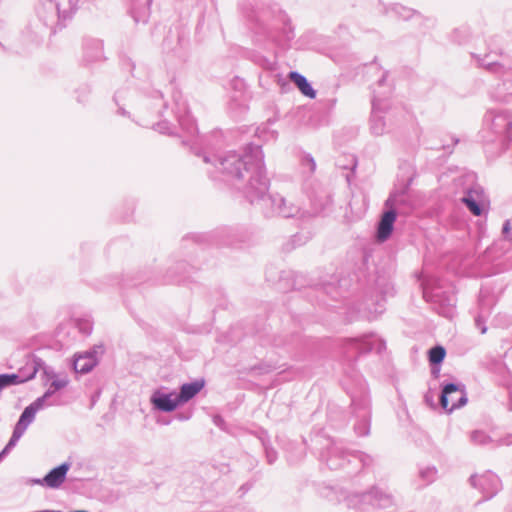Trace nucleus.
Segmentation results:
<instances>
[{"mask_svg": "<svg viewBox=\"0 0 512 512\" xmlns=\"http://www.w3.org/2000/svg\"><path fill=\"white\" fill-rule=\"evenodd\" d=\"M466 396L457 385L448 384L444 387L441 396V406L446 411H453L456 408H460L466 404Z\"/></svg>", "mask_w": 512, "mask_h": 512, "instance_id": "nucleus-1", "label": "nucleus"}, {"mask_svg": "<svg viewBox=\"0 0 512 512\" xmlns=\"http://www.w3.org/2000/svg\"><path fill=\"white\" fill-rule=\"evenodd\" d=\"M462 201L475 216H480L483 209L488 206V201L483 192L478 190L469 191Z\"/></svg>", "mask_w": 512, "mask_h": 512, "instance_id": "nucleus-2", "label": "nucleus"}, {"mask_svg": "<svg viewBox=\"0 0 512 512\" xmlns=\"http://www.w3.org/2000/svg\"><path fill=\"white\" fill-rule=\"evenodd\" d=\"M41 407V400H37L24 409L13 434L14 439L18 438L27 428V426L33 421L36 413L41 409Z\"/></svg>", "mask_w": 512, "mask_h": 512, "instance_id": "nucleus-3", "label": "nucleus"}, {"mask_svg": "<svg viewBox=\"0 0 512 512\" xmlns=\"http://www.w3.org/2000/svg\"><path fill=\"white\" fill-rule=\"evenodd\" d=\"M395 220L396 213L393 210L387 211L382 215L377 231L378 240L385 241L391 235Z\"/></svg>", "mask_w": 512, "mask_h": 512, "instance_id": "nucleus-4", "label": "nucleus"}, {"mask_svg": "<svg viewBox=\"0 0 512 512\" xmlns=\"http://www.w3.org/2000/svg\"><path fill=\"white\" fill-rule=\"evenodd\" d=\"M69 466L62 464L52 469L43 479L42 483L51 488L59 487L65 480Z\"/></svg>", "mask_w": 512, "mask_h": 512, "instance_id": "nucleus-5", "label": "nucleus"}, {"mask_svg": "<svg viewBox=\"0 0 512 512\" xmlns=\"http://www.w3.org/2000/svg\"><path fill=\"white\" fill-rule=\"evenodd\" d=\"M97 364V359L93 353L85 352L78 354L74 359V370L78 373H87Z\"/></svg>", "mask_w": 512, "mask_h": 512, "instance_id": "nucleus-6", "label": "nucleus"}, {"mask_svg": "<svg viewBox=\"0 0 512 512\" xmlns=\"http://www.w3.org/2000/svg\"><path fill=\"white\" fill-rule=\"evenodd\" d=\"M288 78L297 86L299 91L306 97L314 99L316 91L312 88L308 80L301 74L292 71L288 74Z\"/></svg>", "mask_w": 512, "mask_h": 512, "instance_id": "nucleus-7", "label": "nucleus"}, {"mask_svg": "<svg viewBox=\"0 0 512 512\" xmlns=\"http://www.w3.org/2000/svg\"><path fill=\"white\" fill-rule=\"evenodd\" d=\"M153 404L160 410L173 411L181 403L177 394H163L152 399Z\"/></svg>", "mask_w": 512, "mask_h": 512, "instance_id": "nucleus-8", "label": "nucleus"}, {"mask_svg": "<svg viewBox=\"0 0 512 512\" xmlns=\"http://www.w3.org/2000/svg\"><path fill=\"white\" fill-rule=\"evenodd\" d=\"M204 387L203 381H195L193 383L184 384L181 387L178 397L181 403L189 401Z\"/></svg>", "mask_w": 512, "mask_h": 512, "instance_id": "nucleus-9", "label": "nucleus"}, {"mask_svg": "<svg viewBox=\"0 0 512 512\" xmlns=\"http://www.w3.org/2000/svg\"><path fill=\"white\" fill-rule=\"evenodd\" d=\"M446 355V351L442 346H436L429 351V361L433 364L441 363Z\"/></svg>", "mask_w": 512, "mask_h": 512, "instance_id": "nucleus-10", "label": "nucleus"}, {"mask_svg": "<svg viewBox=\"0 0 512 512\" xmlns=\"http://www.w3.org/2000/svg\"><path fill=\"white\" fill-rule=\"evenodd\" d=\"M68 383L67 379H60V380H54L51 384L52 387H54L55 390L61 389L65 387Z\"/></svg>", "mask_w": 512, "mask_h": 512, "instance_id": "nucleus-11", "label": "nucleus"}, {"mask_svg": "<svg viewBox=\"0 0 512 512\" xmlns=\"http://www.w3.org/2000/svg\"><path fill=\"white\" fill-rule=\"evenodd\" d=\"M510 230H511V224H510V221H506L503 225V229H502V232L503 234L509 238V233H510Z\"/></svg>", "mask_w": 512, "mask_h": 512, "instance_id": "nucleus-12", "label": "nucleus"}]
</instances>
